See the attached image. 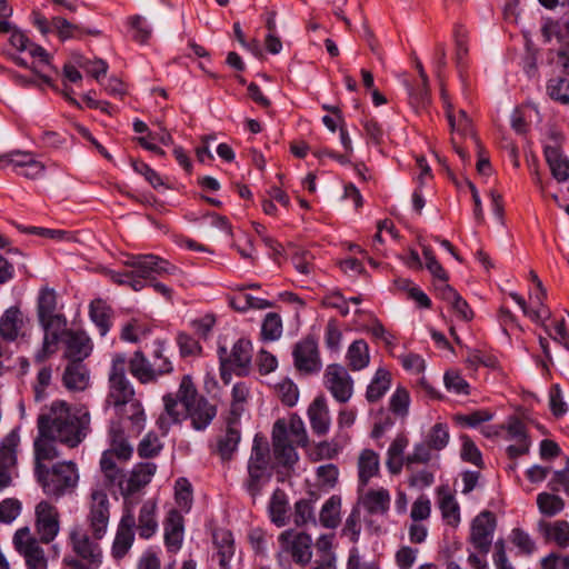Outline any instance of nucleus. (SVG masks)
Here are the masks:
<instances>
[{
	"label": "nucleus",
	"mask_w": 569,
	"mask_h": 569,
	"mask_svg": "<svg viewBox=\"0 0 569 569\" xmlns=\"http://www.w3.org/2000/svg\"><path fill=\"white\" fill-rule=\"evenodd\" d=\"M278 541L277 560L280 566L288 565L289 558L300 567H306L311 561L312 538L310 535L288 529L279 535Z\"/></svg>",
	"instance_id": "nucleus-5"
},
{
	"label": "nucleus",
	"mask_w": 569,
	"mask_h": 569,
	"mask_svg": "<svg viewBox=\"0 0 569 569\" xmlns=\"http://www.w3.org/2000/svg\"><path fill=\"white\" fill-rule=\"evenodd\" d=\"M409 446V438L406 433H398L391 441L388 451L386 466L390 473L399 475L403 467L407 468V456L405 451Z\"/></svg>",
	"instance_id": "nucleus-24"
},
{
	"label": "nucleus",
	"mask_w": 569,
	"mask_h": 569,
	"mask_svg": "<svg viewBox=\"0 0 569 569\" xmlns=\"http://www.w3.org/2000/svg\"><path fill=\"white\" fill-rule=\"evenodd\" d=\"M282 321L278 313L269 312L266 315L261 326V337L267 341H274L281 337Z\"/></svg>",
	"instance_id": "nucleus-49"
},
{
	"label": "nucleus",
	"mask_w": 569,
	"mask_h": 569,
	"mask_svg": "<svg viewBox=\"0 0 569 569\" xmlns=\"http://www.w3.org/2000/svg\"><path fill=\"white\" fill-rule=\"evenodd\" d=\"M58 330L59 329H53L52 331L46 330L42 347L34 355V361L37 363H42L46 359L56 352V345L59 340Z\"/></svg>",
	"instance_id": "nucleus-61"
},
{
	"label": "nucleus",
	"mask_w": 569,
	"mask_h": 569,
	"mask_svg": "<svg viewBox=\"0 0 569 569\" xmlns=\"http://www.w3.org/2000/svg\"><path fill=\"white\" fill-rule=\"evenodd\" d=\"M240 430L228 425L223 435L217 440V451L222 460H230L240 442Z\"/></svg>",
	"instance_id": "nucleus-39"
},
{
	"label": "nucleus",
	"mask_w": 569,
	"mask_h": 569,
	"mask_svg": "<svg viewBox=\"0 0 569 569\" xmlns=\"http://www.w3.org/2000/svg\"><path fill=\"white\" fill-rule=\"evenodd\" d=\"M219 360L222 362H229L231 369H238V375H244L251 363L252 358V345L250 340L239 339L232 347L231 352L228 353L226 347L218 348Z\"/></svg>",
	"instance_id": "nucleus-19"
},
{
	"label": "nucleus",
	"mask_w": 569,
	"mask_h": 569,
	"mask_svg": "<svg viewBox=\"0 0 569 569\" xmlns=\"http://www.w3.org/2000/svg\"><path fill=\"white\" fill-rule=\"evenodd\" d=\"M433 449L425 441L413 446L412 452L407 455V469L411 470L415 465H427L432 459Z\"/></svg>",
	"instance_id": "nucleus-50"
},
{
	"label": "nucleus",
	"mask_w": 569,
	"mask_h": 569,
	"mask_svg": "<svg viewBox=\"0 0 569 569\" xmlns=\"http://www.w3.org/2000/svg\"><path fill=\"white\" fill-rule=\"evenodd\" d=\"M34 529L42 543L52 542L60 531V512L47 500H41L34 509Z\"/></svg>",
	"instance_id": "nucleus-8"
},
{
	"label": "nucleus",
	"mask_w": 569,
	"mask_h": 569,
	"mask_svg": "<svg viewBox=\"0 0 569 569\" xmlns=\"http://www.w3.org/2000/svg\"><path fill=\"white\" fill-rule=\"evenodd\" d=\"M163 530L166 548L176 553L181 549L184 536V520L179 510H169L163 521Z\"/></svg>",
	"instance_id": "nucleus-20"
},
{
	"label": "nucleus",
	"mask_w": 569,
	"mask_h": 569,
	"mask_svg": "<svg viewBox=\"0 0 569 569\" xmlns=\"http://www.w3.org/2000/svg\"><path fill=\"white\" fill-rule=\"evenodd\" d=\"M548 96L562 104H569V82L563 78H552L547 84Z\"/></svg>",
	"instance_id": "nucleus-53"
},
{
	"label": "nucleus",
	"mask_w": 569,
	"mask_h": 569,
	"mask_svg": "<svg viewBox=\"0 0 569 569\" xmlns=\"http://www.w3.org/2000/svg\"><path fill=\"white\" fill-rule=\"evenodd\" d=\"M548 487L552 492L561 489L569 497V457L566 460V467L562 470L553 472L552 478L548 482Z\"/></svg>",
	"instance_id": "nucleus-64"
},
{
	"label": "nucleus",
	"mask_w": 569,
	"mask_h": 569,
	"mask_svg": "<svg viewBox=\"0 0 569 569\" xmlns=\"http://www.w3.org/2000/svg\"><path fill=\"white\" fill-rule=\"evenodd\" d=\"M57 296L53 289L42 288L38 297V318L44 330L62 329L66 327V318L56 312Z\"/></svg>",
	"instance_id": "nucleus-15"
},
{
	"label": "nucleus",
	"mask_w": 569,
	"mask_h": 569,
	"mask_svg": "<svg viewBox=\"0 0 569 569\" xmlns=\"http://www.w3.org/2000/svg\"><path fill=\"white\" fill-rule=\"evenodd\" d=\"M164 405V412L161 413L157 420V426L161 430L162 435L166 436L172 425L179 423L183 417L181 410H179V396L178 392L167 393L162 398Z\"/></svg>",
	"instance_id": "nucleus-27"
},
{
	"label": "nucleus",
	"mask_w": 569,
	"mask_h": 569,
	"mask_svg": "<svg viewBox=\"0 0 569 569\" xmlns=\"http://www.w3.org/2000/svg\"><path fill=\"white\" fill-rule=\"evenodd\" d=\"M152 359L149 360L141 350H137L130 358L128 369L140 383L156 382L159 377L173 371V366L164 355V342L156 341Z\"/></svg>",
	"instance_id": "nucleus-4"
},
{
	"label": "nucleus",
	"mask_w": 569,
	"mask_h": 569,
	"mask_svg": "<svg viewBox=\"0 0 569 569\" xmlns=\"http://www.w3.org/2000/svg\"><path fill=\"white\" fill-rule=\"evenodd\" d=\"M114 455L112 451L107 450L102 453L101 460H100V467L102 472L104 473V477L109 481L110 485H117L119 479L121 478L122 470L117 468L114 462Z\"/></svg>",
	"instance_id": "nucleus-58"
},
{
	"label": "nucleus",
	"mask_w": 569,
	"mask_h": 569,
	"mask_svg": "<svg viewBox=\"0 0 569 569\" xmlns=\"http://www.w3.org/2000/svg\"><path fill=\"white\" fill-rule=\"evenodd\" d=\"M295 443L288 439L287 421L278 419L272 428V448L277 461L283 467H291L298 460Z\"/></svg>",
	"instance_id": "nucleus-16"
},
{
	"label": "nucleus",
	"mask_w": 569,
	"mask_h": 569,
	"mask_svg": "<svg viewBox=\"0 0 569 569\" xmlns=\"http://www.w3.org/2000/svg\"><path fill=\"white\" fill-rule=\"evenodd\" d=\"M212 543L217 550L220 569H230L229 561L236 549L232 532L226 528H214L212 530Z\"/></svg>",
	"instance_id": "nucleus-25"
},
{
	"label": "nucleus",
	"mask_w": 569,
	"mask_h": 569,
	"mask_svg": "<svg viewBox=\"0 0 569 569\" xmlns=\"http://www.w3.org/2000/svg\"><path fill=\"white\" fill-rule=\"evenodd\" d=\"M433 451L443 450L450 440L449 427L447 423L437 422L427 432L423 439Z\"/></svg>",
	"instance_id": "nucleus-47"
},
{
	"label": "nucleus",
	"mask_w": 569,
	"mask_h": 569,
	"mask_svg": "<svg viewBox=\"0 0 569 569\" xmlns=\"http://www.w3.org/2000/svg\"><path fill=\"white\" fill-rule=\"evenodd\" d=\"M270 462V447L268 441L256 435L247 468L268 469Z\"/></svg>",
	"instance_id": "nucleus-40"
},
{
	"label": "nucleus",
	"mask_w": 569,
	"mask_h": 569,
	"mask_svg": "<svg viewBox=\"0 0 569 569\" xmlns=\"http://www.w3.org/2000/svg\"><path fill=\"white\" fill-rule=\"evenodd\" d=\"M134 515L126 501V511L120 519L111 547V556L116 561L122 560L130 551L134 541Z\"/></svg>",
	"instance_id": "nucleus-14"
},
{
	"label": "nucleus",
	"mask_w": 569,
	"mask_h": 569,
	"mask_svg": "<svg viewBox=\"0 0 569 569\" xmlns=\"http://www.w3.org/2000/svg\"><path fill=\"white\" fill-rule=\"evenodd\" d=\"M112 313V309L101 299H96L90 303V318L98 327L101 336H106L110 330Z\"/></svg>",
	"instance_id": "nucleus-35"
},
{
	"label": "nucleus",
	"mask_w": 569,
	"mask_h": 569,
	"mask_svg": "<svg viewBox=\"0 0 569 569\" xmlns=\"http://www.w3.org/2000/svg\"><path fill=\"white\" fill-rule=\"evenodd\" d=\"M178 396L184 408V417L190 419L191 427L197 431H204L217 416V406L198 393L189 375L182 377Z\"/></svg>",
	"instance_id": "nucleus-2"
},
{
	"label": "nucleus",
	"mask_w": 569,
	"mask_h": 569,
	"mask_svg": "<svg viewBox=\"0 0 569 569\" xmlns=\"http://www.w3.org/2000/svg\"><path fill=\"white\" fill-rule=\"evenodd\" d=\"M109 507L107 493L100 489L92 490L88 521L96 540L102 539L106 535L110 517Z\"/></svg>",
	"instance_id": "nucleus-12"
},
{
	"label": "nucleus",
	"mask_w": 569,
	"mask_h": 569,
	"mask_svg": "<svg viewBox=\"0 0 569 569\" xmlns=\"http://www.w3.org/2000/svg\"><path fill=\"white\" fill-rule=\"evenodd\" d=\"M390 493L385 488L370 489L361 498L360 502L370 515H387L390 508Z\"/></svg>",
	"instance_id": "nucleus-31"
},
{
	"label": "nucleus",
	"mask_w": 569,
	"mask_h": 569,
	"mask_svg": "<svg viewBox=\"0 0 569 569\" xmlns=\"http://www.w3.org/2000/svg\"><path fill=\"white\" fill-rule=\"evenodd\" d=\"M163 445L154 432H148L138 446L141 458H153L160 453Z\"/></svg>",
	"instance_id": "nucleus-55"
},
{
	"label": "nucleus",
	"mask_w": 569,
	"mask_h": 569,
	"mask_svg": "<svg viewBox=\"0 0 569 569\" xmlns=\"http://www.w3.org/2000/svg\"><path fill=\"white\" fill-rule=\"evenodd\" d=\"M229 306L238 312H246L250 309L262 310L271 308L273 305L269 300L256 298L249 293L239 291L238 295L229 298Z\"/></svg>",
	"instance_id": "nucleus-42"
},
{
	"label": "nucleus",
	"mask_w": 569,
	"mask_h": 569,
	"mask_svg": "<svg viewBox=\"0 0 569 569\" xmlns=\"http://www.w3.org/2000/svg\"><path fill=\"white\" fill-rule=\"evenodd\" d=\"M308 417L313 433L323 436L328 432L330 427V416L326 399L322 396L317 397L309 406Z\"/></svg>",
	"instance_id": "nucleus-28"
},
{
	"label": "nucleus",
	"mask_w": 569,
	"mask_h": 569,
	"mask_svg": "<svg viewBox=\"0 0 569 569\" xmlns=\"http://www.w3.org/2000/svg\"><path fill=\"white\" fill-rule=\"evenodd\" d=\"M391 386V373L385 369L379 368L371 382L369 383L366 398L369 402H376L381 399Z\"/></svg>",
	"instance_id": "nucleus-36"
},
{
	"label": "nucleus",
	"mask_w": 569,
	"mask_h": 569,
	"mask_svg": "<svg viewBox=\"0 0 569 569\" xmlns=\"http://www.w3.org/2000/svg\"><path fill=\"white\" fill-rule=\"evenodd\" d=\"M462 448H461V459L463 461L470 462L479 468L483 467V460L480 450L477 448L476 443L472 439L466 435L461 436Z\"/></svg>",
	"instance_id": "nucleus-60"
},
{
	"label": "nucleus",
	"mask_w": 569,
	"mask_h": 569,
	"mask_svg": "<svg viewBox=\"0 0 569 569\" xmlns=\"http://www.w3.org/2000/svg\"><path fill=\"white\" fill-rule=\"evenodd\" d=\"M54 442H58L56 438L49 437L42 431H38V437L34 440V466L46 460H52L59 456Z\"/></svg>",
	"instance_id": "nucleus-43"
},
{
	"label": "nucleus",
	"mask_w": 569,
	"mask_h": 569,
	"mask_svg": "<svg viewBox=\"0 0 569 569\" xmlns=\"http://www.w3.org/2000/svg\"><path fill=\"white\" fill-rule=\"evenodd\" d=\"M124 266L131 268V272L144 279H152L153 276L173 274L178 269L168 260L156 254H136L124 261Z\"/></svg>",
	"instance_id": "nucleus-9"
},
{
	"label": "nucleus",
	"mask_w": 569,
	"mask_h": 569,
	"mask_svg": "<svg viewBox=\"0 0 569 569\" xmlns=\"http://www.w3.org/2000/svg\"><path fill=\"white\" fill-rule=\"evenodd\" d=\"M410 403V396L406 388L398 387L389 401L390 410L400 417H405L408 413Z\"/></svg>",
	"instance_id": "nucleus-59"
},
{
	"label": "nucleus",
	"mask_w": 569,
	"mask_h": 569,
	"mask_svg": "<svg viewBox=\"0 0 569 569\" xmlns=\"http://www.w3.org/2000/svg\"><path fill=\"white\" fill-rule=\"evenodd\" d=\"M268 509L270 519L277 527L287 523L288 499L283 490L278 488L273 491Z\"/></svg>",
	"instance_id": "nucleus-41"
},
{
	"label": "nucleus",
	"mask_w": 569,
	"mask_h": 569,
	"mask_svg": "<svg viewBox=\"0 0 569 569\" xmlns=\"http://www.w3.org/2000/svg\"><path fill=\"white\" fill-rule=\"evenodd\" d=\"M128 363L123 353L112 357L108 376L109 391L106 402L113 407H123L134 398V389L127 377Z\"/></svg>",
	"instance_id": "nucleus-6"
},
{
	"label": "nucleus",
	"mask_w": 569,
	"mask_h": 569,
	"mask_svg": "<svg viewBox=\"0 0 569 569\" xmlns=\"http://www.w3.org/2000/svg\"><path fill=\"white\" fill-rule=\"evenodd\" d=\"M276 391L281 402L287 407H293L299 398V390L296 383L284 379L276 386Z\"/></svg>",
	"instance_id": "nucleus-57"
},
{
	"label": "nucleus",
	"mask_w": 569,
	"mask_h": 569,
	"mask_svg": "<svg viewBox=\"0 0 569 569\" xmlns=\"http://www.w3.org/2000/svg\"><path fill=\"white\" fill-rule=\"evenodd\" d=\"M341 498L331 496L322 506L320 511V522L323 527L333 529L340 523Z\"/></svg>",
	"instance_id": "nucleus-44"
},
{
	"label": "nucleus",
	"mask_w": 569,
	"mask_h": 569,
	"mask_svg": "<svg viewBox=\"0 0 569 569\" xmlns=\"http://www.w3.org/2000/svg\"><path fill=\"white\" fill-rule=\"evenodd\" d=\"M156 470L157 466L153 462H146L136 466L128 477L122 472L117 486L124 499L127 500L130 495H133L148 485Z\"/></svg>",
	"instance_id": "nucleus-18"
},
{
	"label": "nucleus",
	"mask_w": 569,
	"mask_h": 569,
	"mask_svg": "<svg viewBox=\"0 0 569 569\" xmlns=\"http://www.w3.org/2000/svg\"><path fill=\"white\" fill-rule=\"evenodd\" d=\"M423 258L426 260V268L429 272L438 279L439 283H448L449 276L440 262L437 260L435 252L430 247H423Z\"/></svg>",
	"instance_id": "nucleus-54"
},
{
	"label": "nucleus",
	"mask_w": 569,
	"mask_h": 569,
	"mask_svg": "<svg viewBox=\"0 0 569 569\" xmlns=\"http://www.w3.org/2000/svg\"><path fill=\"white\" fill-rule=\"evenodd\" d=\"M30 53L32 58H37L38 62L31 67V70L37 73L43 82L47 84L51 83L50 77L46 73L47 70H54L51 64V56L39 44L30 42L28 49L26 50Z\"/></svg>",
	"instance_id": "nucleus-37"
},
{
	"label": "nucleus",
	"mask_w": 569,
	"mask_h": 569,
	"mask_svg": "<svg viewBox=\"0 0 569 569\" xmlns=\"http://www.w3.org/2000/svg\"><path fill=\"white\" fill-rule=\"evenodd\" d=\"M497 520L491 511L480 512L471 523L470 542L482 555L490 551Z\"/></svg>",
	"instance_id": "nucleus-13"
},
{
	"label": "nucleus",
	"mask_w": 569,
	"mask_h": 569,
	"mask_svg": "<svg viewBox=\"0 0 569 569\" xmlns=\"http://www.w3.org/2000/svg\"><path fill=\"white\" fill-rule=\"evenodd\" d=\"M34 473L43 492L54 499L71 493L77 487L79 475L73 462H59L51 468L43 463L34 466Z\"/></svg>",
	"instance_id": "nucleus-3"
},
{
	"label": "nucleus",
	"mask_w": 569,
	"mask_h": 569,
	"mask_svg": "<svg viewBox=\"0 0 569 569\" xmlns=\"http://www.w3.org/2000/svg\"><path fill=\"white\" fill-rule=\"evenodd\" d=\"M441 98L446 108V116L450 124L451 131L460 136H471L476 141L477 138L473 134L472 122L468 117L467 112L462 109L455 113L452 104L448 101L447 92L441 89Z\"/></svg>",
	"instance_id": "nucleus-26"
},
{
	"label": "nucleus",
	"mask_w": 569,
	"mask_h": 569,
	"mask_svg": "<svg viewBox=\"0 0 569 569\" xmlns=\"http://www.w3.org/2000/svg\"><path fill=\"white\" fill-rule=\"evenodd\" d=\"M62 381L63 386L68 390H84L89 381V375L86 366L80 361H70L64 369Z\"/></svg>",
	"instance_id": "nucleus-33"
},
{
	"label": "nucleus",
	"mask_w": 569,
	"mask_h": 569,
	"mask_svg": "<svg viewBox=\"0 0 569 569\" xmlns=\"http://www.w3.org/2000/svg\"><path fill=\"white\" fill-rule=\"evenodd\" d=\"M435 289L438 297L450 305L460 320L468 322L473 319L475 315L468 302L450 284H435Z\"/></svg>",
	"instance_id": "nucleus-23"
},
{
	"label": "nucleus",
	"mask_w": 569,
	"mask_h": 569,
	"mask_svg": "<svg viewBox=\"0 0 569 569\" xmlns=\"http://www.w3.org/2000/svg\"><path fill=\"white\" fill-rule=\"evenodd\" d=\"M40 543V538H36L29 527L18 529L13 536V546L28 569H47L48 561Z\"/></svg>",
	"instance_id": "nucleus-7"
},
{
	"label": "nucleus",
	"mask_w": 569,
	"mask_h": 569,
	"mask_svg": "<svg viewBox=\"0 0 569 569\" xmlns=\"http://www.w3.org/2000/svg\"><path fill=\"white\" fill-rule=\"evenodd\" d=\"M443 382L448 391H452L458 395L469 393V383L455 370H450L445 373Z\"/></svg>",
	"instance_id": "nucleus-63"
},
{
	"label": "nucleus",
	"mask_w": 569,
	"mask_h": 569,
	"mask_svg": "<svg viewBox=\"0 0 569 569\" xmlns=\"http://www.w3.org/2000/svg\"><path fill=\"white\" fill-rule=\"evenodd\" d=\"M66 345L64 356L70 361H80L82 363L91 352L90 339L84 332L64 330L62 333Z\"/></svg>",
	"instance_id": "nucleus-22"
},
{
	"label": "nucleus",
	"mask_w": 569,
	"mask_h": 569,
	"mask_svg": "<svg viewBox=\"0 0 569 569\" xmlns=\"http://www.w3.org/2000/svg\"><path fill=\"white\" fill-rule=\"evenodd\" d=\"M248 477L243 482L244 489L250 495V497L256 500V498L261 493L264 485L270 480L271 475L268 472V469H259V468H247Z\"/></svg>",
	"instance_id": "nucleus-45"
},
{
	"label": "nucleus",
	"mask_w": 569,
	"mask_h": 569,
	"mask_svg": "<svg viewBox=\"0 0 569 569\" xmlns=\"http://www.w3.org/2000/svg\"><path fill=\"white\" fill-rule=\"evenodd\" d=\"M90 413L84 407L71 408L63 400L53 401L37 420L38 431L69 447H78L90 432Z\"/></svg>",
	"instance_id": "nucleus-1"
},
{
	"label": "nucleus",
	"mask_w": 569,
	"mask_h": 569,
	"mask_svg": "<svg viewBox=\"0 0 569 569\" xmlns=\"http://www.w3.org/2000/svg\"><path fill=\"white\" fill-rule=\"evenodd\" d=\"M323 383L340 403L349 401L353 393V380L347 369L340 365L332 363L326 368Z\"/></svg>",
	"instance_id": "nucleus-10"
},
{
	"label": "nucleus",
	"mask_w": 569,
	"mask_h": 569,
	"mask_svg": "<svg viewBox=\"0 0 569 569\" xmlns=\"http://www.w3.org/2000/svg\"><path fill=\"white\" fill-rule=\"evenodd\" d=\"M442 518L448 525L456 527L460 522L459 506L451 495L441 498L439 503Z\"/></svg>",
	"instance_id": "nucleus-56"
},
{
	"label": "nucleus",
	"mask_w": 569,
	"mask_h": 569,
	"mask_svg": "<svg viewBox=\"0 0 569 569\" xmlns=\"http://www.w3.org/2000/svg\"><path fill=\"white\" fill-rule=\"evenodd\" d=\"M347 360L353 371L366 368L370 360L368 343L363 339L355 340L348 348Z\"/></svg>",
	"instance_id": "nucleus-38"
},
{
	"label": "nucleus",
	"mask_w": 569,
	"mask_h": 569,
	"mask_svg": "<svg viewBox=\"0 0 569 569\" xmlns=\"http://www.w3.org/2000/svg\"><path fill=\"white\" fill-rule=\"evenodd\" d=\"M543 153L553 178L559 182L568 180L569 160L562 154L560 147L546 146Z\"/></svg>",
	"instance_id": "nucleus-32"
},
{
	"label": "nucleus",
	"mask_w": 569,
	"mask_h": 569,
	"mask_svg": "<svg viewBox=\"0 0 569 569\" xmlns=\"http://www.w3.org/2000/svg\"><path fill=\"white\" fill-rule=\"evenodd\" d=\"M288 439L296 446L306 447L308 445V436L303 421L297 415H292L287 422Z\"/></svg>",
	"instance_id": "nucleus-51"
},
{
	"label": "nucleus",
	"mask_w": 569,
	"mask_h": 569,
	"mask_svg": "<svg viewBox=\"0 0 569 569\" xmlns=\"http://www.w3.org/2000/svg\"><path fill=\"white\" fill-rule=\"evenodd\" d=\"M538 531L547 541H553L560 548L569 547V522L566 520H557L547 522L540 520L538 522Z\"/></svg>",
	"instance_id": "nucleus-30"
},
{
	"label": "nucleus",
	"mask_w": 569,
	"mask_h": 569,
	"mask_svg": "<svg viewBox=\"0 0 569 569\" xmlns=\"http://www.w3.org/2000/svg\"><path fill=\"white\" fill-rule=\"evenodd\" d=\"M537 506L539 511L546 517H553L560 513L565 508V501L561 497L549 493L540 492L537 496Z\"/></svg>",
	"instance_id": "nucleus-48"
},
{
	"label": "nucleus",
	"mask_w": 569,
	"mask_h": 569,
	"mask_svg": "<svg viewBox=\"0 0 569 569\" xmlns=\"http://www.w3.org/2000/svg\"><path fill=\"white\" fill-rule=\"evenodd\" d=\"M20 442L19 433L12 430L1 442L0 462L14 468L17 465V448Z\"/></svg>",
	"instance_id": "nucleus-46"
},
{
	"label": "nucleus",
	"mask_w": 569,
	"mask_h": 569,
	"mask_svg": "<svg viewBox=\"0 0 569 569\" xmlns=\"http://www.w3.org/2000/svg\"><path fill=\"white\" fill-rule=\"evenodd\" d=\"M292 356L295 367L299 372L311 375L320 371L321 359L318 342L313 336H307L297 342Z\"/></svg>",
	"instance_id": "nucleus-11"
},
{
	"label": "nucleus",
	"mask_w": 569,
	"mask_h": 569,
	"mask_svg": "<svg viewBox=\"0 0 569 569\" xmlns=\"http://www.w3.org/2000/svg\"><path fill=\"white\" fill-rule=\"evenodd\" d=\"M137 530L142 539L151 538L157 529L158 522L156 519V503L152 501H146L139 512Z\"/></svg>",
	"instance_id": "nucleus-34"
},
{
	"label": "nucleus",
	"mask_w": 569,
	"mask_h": 569,
	"mask_svg": "<svg viewBox=\"0 0 569 569\" xmlns=\"http://www.w3.org/2000/svg\"><path fill=\"white\" fill-rule=\"evenodd\" d=\"M511 542L520 550L521 553L531 555L536 550V543L525 530L515 528L511 531Z\"/></svg>",
	"instance_id": "nucleus-62"
},
{
	"label": "nucleus",
	"mask_w": 569,
	"mask_h": 569,
	"mask_svg": "<svg viewBox=\"0 0 569 569\" xmlns=\"http://www.w3.org/2000/svg\"><path fill=\"white\" fill-rule=\"evenodd\" d=\"M70 542L73 552L88 565L98 568L102 562L101 547L93 541L84 531L74 528L70 532Z\"/></svg>",
	"instance_id": "nucleus-17"
},
{
	"label": "nucleus",
	"mask_w": 569,
	"mask_h": 569,
	"mask_svg": "<svg viewBox=\"0 0 569 569\" xmlns=\"http://www.w3.org/2000/svg\"><path fill=\"white\" fill-rule=\"evenodd\" d=\"M27 319L18 307L8 308L0 318V337L7 342L16 341L23 335Z\"/></svg>",
	"instance_id": "nucleus-21"
},
{
	"label": "nucleus",
	"mask_w": 569,
	"mask_h": 569,
	"mask_svg": "<svg viewBox=\"0 0 569 569\" xmlns=\"http://www.w3.org/2000/svg\"><path fill=\"white\" fill-rule=\"evenodd\" d=\"M379 471V455L372 449L362 450L358 459V480L360 489H363L371 478L378 476Z\"/></svg>",
	"instance_id": "nucleus-29"
},
{
	"label": "nucleus",
	"mask_w": 569,
	"mask_h": 569,
	"mask_svg": "<svg viewBox=\"0 0 569 569\" xmlns=\"http://www.w3.org/2000/svg\"><path fill=\"white\" fill-rule=\"evenodd\" d=\"M313 254L305 249L295 247L291 254V262L296 270L303 274L309 276L313 271Z\"/></svg>",
	"instance_id": "nucleus-52"
}]
</instances>
